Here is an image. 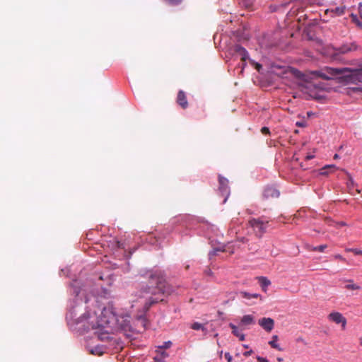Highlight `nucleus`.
<instances>
[{"label": "nucleus", "instance_id": "nucleus-1", "mask_svg": "<svg viewBox=\"0 0 362 362\" xmlns=\"http://www.w3.org/2000/svg\"><path fill=\"white\" fill-rule=\"evenodd\" d=\"M148 284L150 286L141 288L138 295L140 298H146L144 303L146 310H148L153 304L163 301L162 295H170L173 291V288L165 281L164 272L160 270L150 274Z\"/></svg>", "mask_w": 362, "mask_h": 362}, {"label": "nucleus", "instance_id": "nucleus-2", "mask_svg": "<svg viewBox=\"0 0 362 362\" xmlns=\"http://www.w3.org/2000/svg\"><path fill=\"white\" fill-rule=\"evenodd\" d=\"M129 315H125L122 317V321L115 315L114 313L110 311V309L104 308L101 312L99 317L97 316L95 313H87L81 317L78 323L86 321V324L83 326L86 329H99L104 328L110 323L116 322L117 325L121 326L124 329H127L130 327Z\"/></svg>", "mask_w": 362, "mask_h": 362}, {"label": "nucleus", "instance_id": "nucleus-3", "mask_svg": "<svg viewBox=\"0 0 362 362\" xmlns=\"http://www.w3.org/2000/svg\"><path fill=\"white\" fill-rule=\"evenodd\" d=\"M313 74L325 80H332L337 76H341L347 83H356L362 81V64L358 69L325 67L321 70L315 71Z\"/></svg>", "mask_w": 362, "mask_h": 362}, {"label": "nucleus", "instance_id": "nucleus-4", "mask_svg": "<svg viewBox=\"0 0 362 362\" xmlns=\"http://www.w3.org/2000/svg\"><path fill=\"white\" fill-rule=\"evenodd\" d=\"M298 88L303 94V98L308 100L313 98L319 100L322 96L319 93L320 90L324 89L320 83H314L309 81H300L298 83Z\"/></svg>", "mask_w": 362, "mask_h": 362}, {"label": "nucleus", "instance_id": "nucleus-5", "mask_svg": "<svg viewBox=\"0 0 362 362\" xmlns=\"http://www.w3.org/2000/svg\"><path fill=\"white\" fill-rule=\"evenodd\" d=\"M270 220L265 216L252 218L248 221V226L252 228L255 235L261 238L269 226Z\"/></svg>", "mask_w": 362, "mask_h": 362}, {"label": "nucleus", "instance_id": "nucleus-6", "mask_svg": "<svg viewBox=\"0 0 362 362\" xmlns=\"http://www.w3.org/2000/svg\"><path fill=\"white\" fill-rule=\"evenodd\" d=\"M330 321L336 324H341L342 329H344L346 325V319L339 312H332L327 316Z\"/></svg>", "mask_w": 362, "mask_h": 362}, {"label": "nucleus", "instance_id": "nucleus-7", "mask_svg": "<svg viewBox=\"0 0 362 362\" xmlns=\"http://www.w3.org/2000/svg\"><path fill=\"white\" fill-rule=\"evenodd\" d=\"M280 195L279 191L274 187L268 186L263 192V198L265 199H277Z\"/></svg>", "mask_w": 362, "mask_h": 362}, {"label": "nucleus", "instance_id": "nucleus-8", "mask_svg": "<svg viewBox=\"0 0 362 362\" xmlns=\"http://www.w3.org/2000/svg\"><path fill=\"white\" fill-rule=\"evenodd\" d=\"M218 182H219L218 189L223 196H226V197L224 198V200H223V202H226L227 197L229 194V191H228V181L226 178L219 175L218 176Z\"/></svg>", "mask_w": 362, "mask_h": 362}, {"label": "nucleus", "instance_id": "nucleus-9", "mask_svg": "<svg viewBox=\"0 0 362 362\" xmlns=\"http://www.w3.org/2000/svg\"><path fill=\"white\" fill-rule=\"evenodd\" d=\"M232 50L234 54L240 57V59L243 62V66H245V62L248 58V53L247 50L240 45H234L232 48Z\"/></svg>", "mask_w": 362, "mask_h": 362}, {"label": "nucleus", "instance_id": "nucleus-10", "mask_svg": "<svg viewBox=\"0 0 362 362\" xmlns=\"http://www.w3.org/2000/svg\"><path fill=\"white\" fill-rule=\"evenodd\" d=\"M258 323L267 332H270L274 327V321L270 317H262L259 320Z\"/></svg>", "mask_w": 362, "mask_h": 362}, {"label": "nucleus", "instance_id": "nucleus-11", "mask_svg": "<svg viewBox=\"0 0 362 362\" xmlns=\"http://www.w3.org/2000/svg\"><path fill=\"white\" fill-rule=\"evenodd\" d=\"M360 49L361 47L358 46L356 42H351L342 45L337 49V51L341 54H346L349 52L356 51Z\"/></svg>", "mask_w": 362, "mask_h": 362}, {"label": "nucleus", "instance_id": "nucleus-12", "mask_svg": "<svg viewBox=\"0 0 362 362\" xmlns=\"http://www.w3.org/2000/svg\"><path fill=\"white\" fill-rule=\"evenodd\" d=\"M176 102L182 109L187 108L188 101L186 94L183 90H180L178 91Z\"/></svg>", "mask_w": 362, "mask_h": 362}, {"label": "nucleus", "instance_id": "nucleus-13", "mask_svg": "<svg viewBox=\"0 0 362 362\" xmlns=\"http://www.w3.org/2000/svg\"><path fill=\"white\" fill-rule=\"evenodd\" d=\"M255 323V318L252 315H245L240 320V325L247 326Z\"/></svg>", "mask_w": 362, "mask_h": 362}, {"label": "nucleus", "instance_id": "nucleus-14", "mask_svg": "<svg viewBox=\"0 0 362 362\" xmlns=\"http://www.w3.org/2000/svg\"><path fill=\"white\" fill-rule=\"evenodd\" d=\"M229 327L232 329V333L237 337L239 338L240 341H244L245 340V334L241 333L238 327L233 325V323L229 324Z\"/></svg>", "mask_w": 362, "mask_h": 362}, {"label": "nucleus", "instance_id": "nucleus-15", "mask_svg": "<svg viewBox=\"0 0 362 362\" xmlns=\"http://www.w3.org/2000/svg\"><path fill=\"white\" fill-rule=\"evenodd\" d=\"M258 281L262 290L266 292L267 287L271 284V281L264 276L258 277Z\"/></svg>", "mask_w": 362, "mask_h": 362}, {"label": "nucleus", "instance_id": "nucleus-16", "mask_svg": "<svg viewBox=\"0 0 362 362\" xmlns=\"http://www.w3.org/2000/svg\"><path fill=\"white\" fill-rule=\"evenodd\" d=\"M279 337L277 335L272 336V340L269 341V344L274 349H277L278 351H282V349L277 344V341Z\"/></svg>", "mask_w": 362, "mask_h": 362}, {"label": "nucleus", "instance_id": "nucleus-17", "mask_svg": "<svg viewBox=\"0 0 362 362\" xmlns=\"http://www.w3.org/2000/svg\"><path fill=\"white\" fill-rule=\"evenodd\" d=\"M347 281L349 282V284L345 286V288L348 290H359L361 288L358 285L353 283V280L350 279L347 280Z\"/></svg>", "mask_w": 362, "mask_h": 362}, {"label": "nucleus", "instance_id": "nucleus-18", "mask_svg": "<svg viewBox=\"0 0 362 362\" xmlns=\"http://www.w3.org/2000/svg\"><path fill=\"white\" fill-rule=\"evenodd\" d=\"M327 247V245H321L317 247L308 246V249L310 251H318V252H324L325 249H326Z\"/></svg>", "mask_w": 362, "mask_h": 362}, {"label": "nucleus", "instance_id": "nucleus-19", "mask_svg": "<svg viewBox=\"0 0 362 362\" xmlns=\"http://www.w3.org/2000/svg\"><path fill=\"white\" fill-rule=\"evenodd\" d=\"M327 169H332V170H334L337 169V167L334 165H326L321 169V173H320L321 175H327L328 174V172L327 171Z\"/></svg>", "mask_w": 362, "mask_h": 362}, {"label": "nucleus", "instance_id": "nucleus-20", "mask_svg": "<svg viewBox=\"0 0 362 362\" xmlns=\"http://www.w3.org/2000/svg\"><path fill=\"white\" fill-rule=\"evenodd\" d=\"M292 74L298 79H303L304 74L296 69H291Z\"/></svg>", "mask_w": 362, "mask_h": 362}, {"label": "nucleus", "instance_id": "nucleus-21", "mask_svg": "<svg viewBox=\"0 0 362 362\" xmlns=\"http://www.w3.org/2000/svg\"><path fill=\"white\" fill-rule=\"evenodd\" d=\"M241 296H242V297H243L245 298H247V299H250L251 298H259L260 296L257 293L251 294V293H247V292H241Z\"/></svg>", "mask_w": 362, "mask_h": 362}, {"label": "nucleus", "instance_id": "nucleus-22", "mask_svg": "<svg viewBox=\"0 0 362 362\" xmlns=\"http://www.w3.org/2000/svg\"><path fill=\"white\" fill-rule=\"evenodd\" d=\"M350 16H351V21L354 23H355L358 27H359L360 28H362V22L358 19L357 16L354 13H351Z\"/></svg>", "mask_w": 362, "mask_h": 362}, {"label": "nucleus", "instance_id": "nucleus-23", "mask_svg": "<svg viewBox=\"0 0 362 362\" xmlns=\"http://www.w3.org/2000/svg\"><path fill=\"white\" fill-rule=\"evenodd\" d=\"M171 346H172V342L170 341H167L163 342V344L162 345L158 346L157 349H168L170 348Z\"/></svg>", "mask_w": 362, "mask_h": 362}, {"label": "nucleus", "instance_id": "nucleus-24", "mask_svg": "<svg viewBox=\"0 0 362 362\" xmlns=\"http://www.w3.org/2000/svg\"><path fill=\"white\" fill-rule=\"evenodd\" d=\"M240 4L245 8H250L252 6L253 0H241Z\"/></svg>", "mask_w": 362, "mask_h": 362}, {"label": "nucleus", "instance_id": "nucleus-25", "mask_svg": "<svg viewBox=\"0 0 362 362\" xmlns=\"http://www.w3.org/2000/svg\"><path fill=\"white\" fill-rule=\"evenodd\" d=\"M192 328L194 330H199V329H204V326L201 323H199V322H194L192 325Z\"/></svg>", "mask_w": 362, "mask_h": 362}, {"label": "nucleus", "instance_id": "nucleus-26", "mask_svg": "<svg viewBox=\"0 0 362 362\" xmlns=\"http://www.w3.org/2000/svg\"><path fill=\"white\" fill-rule=\"evenodd\" d=\"M90 353L93 354L102 355L103 351H101L100 347H95L94 349H91Z\"/></svg>", "mask_w": 362, "mask_h": 362}, {"label": "nucleus", "instance_id": "nucleus-27", "mask_svg": "<svg viewBox=\"0 0 362 362\" xmlns=\"http://www.w3.org/2000/svg\"><path fill=\"white\" fill-rule=\"evenodd\" d=\"M156 352L160 355L162 358H167L168 356V354L165 351H161V349H156Z\"/></svg>", "mask_w": 362, "mask_h": 362}, {"label": "nucleus", "instance_id": "nucleus-28", "mask_svg": "<svg viewBox=\"0 0 362 362\" xmlns=\"http://www.w3.org/2000/svg\"><path fill=\"white\" fill-rule=\"evenodd\" d=\"M345 7H337L335 8V12L339 15H342L344 13Z\"/></svg>", "mask_w": 362, "mask_h": 362}, {"label": "nucleus", "instance_id": "nucleus-29", "mask_svg": "<svg viewBox=\"0 0 362 362\" xmlns=\"http://www.w3.org/2000/svg\"><path fill=\"white\" fill-rule=\"evenodd\" d=\"M350 251L356 255H362V250H361L354 248V249H350Z\"/></svg>", "mask_w": 362, "mask_h": 362}, {"label": "nucleus", "instance_id": "nucleus-30", "mask_svg": "<svg viewBox=\"0 0 362 362\" xmlns=\"http://www.w3.org/2000/svg\"><path fill=\"white\" fill-rule=\"evenodd\" d=\"M261 132L263 134H270V132H269V129L268 127H263L262 129H261Z\"/></svg>", "mask_w": 362, "mask_h": 362}, {"label": "nucleus", "instance_id": "nucleus-31", "mask_svg": "<svg viewBox=\"0 0 362 362\" xmlns=\"http://www.w3.org/2000/svg\"><path fill=\"white\" fill-rule=\"evenodd\" d=\"M225 358L228 362H231L233 360L232 356L228 352L225 353Z\"/></svg>", "mask_w": 362, "mask_h": 362}, {"label": "nucleus", "instance_id": "nucleus-32", "mask_svg": "<svg viewBox=\"0 0 362 362\" xmlns=\"http://www.w3.org/2000/svg\"><path fill=\"white\" fill-rule=\"evenodd\" d=\"M257 359L259 362H268V360L267 358L261 356H257Z\"/></svg>", "mask_w": 362, "mask_h": 362}, {"label": "nucleus", "instance_id": "nucleus-33", "mask_svg": "<svg viewBox=\"0 0 362 362\" xmlns=\"http://www.w3.org/2000/svg\"><path fill=\"white\" fill-rule=\"evenodd\" d=\"M358 11H359L360 17L362 19V2L358 4Z\"/></svg>", "mask_w": 362, "mask_h": 362}, {"label": "nucleus", "instance_id": "nucleus-34", "mask_svg": "<svg viewBox=\"0 0 362 362\" xmlns=\"http://www.w3.org/2000/svg\"><path fill=\"white\" fill-rule=\"evenodd\" d=\"M334 258H335V259H339V260H341V261H344V262H345V261H346L345 258H344V257H343L341 255H336L334 256Z\"/></svg>", "mask_w": 362, "mask_h": 362}, {"label": "nucleus", "instance_id": "nucleus-35", "mask_svg": "<svg viewBox=\"0 0 362 362\" xmlns=\"http://www.w3.org/2000/svg\"><path fill=\"white\" fill-rule=\"evenodd\" d=\"M313 158H314L313 155H308V156H306L305 159L306 160H310V159H312Z\"/></svg>", "mask_w": 362, "mask_h": 362}, {"label": "nucleus", "instance_id": "nucleus-36", "mask_svg": "<svg viewBox=\"0 0 362 362\" xmlns=\"http://www.w3.org/2000/svg\"><path fill=\"white\" fill-rule=\"evenodd\" d=\"M247 240H248L244 237L240 239V241L243 242V243H246L247 242Z\"/></svg>", "mask_w": 362, "mask_h": 362}, {"label": "nucleus", "instance_id": "nucleus-37", "mask_svg": "<svg viewBox=\"0 0 362 362\" xmlns=\"http://www.w3.org/2000/svg\"><path fill=\"white\" fill-rule=\"evenodd\" d=\"M260 68H262L261 64H256V69H257L258 71H259Z\"/></svg>", "mask_w": 362, "mask_h": 362}, {"label": "nucleus", "instance_id": "nucleus-38", "mask_svg": "<svg viewBox=\"0 0 362 362\" xmlns=\"http://www.w3.org/2000/svg\"><path fill=\"white\" fill-rule=\"evenodd\" d=\"M354 90H356V91H361V92H362V87H361V88H355Z\"/></svg>", "mask_w": 362, "mask_h": 362}, {"label": "nucleus", "instance_id": "nucleus-39", "mask_svg": "<svg viewBox=\"0 0 362 362\" xmlns=\"http://www.w3.org/2000/svg\"><path fill=\"white\" fill-rule=\"evenodd\" d=\"M252 353V351H247L244 354L245 356H250Z\"/></svg>", "mask_w": 362, "mask_h": 362}, {"label": "nucleus", "instance_id": "nucleus-40", "mask_svg": "<svg viewBox=\"0 0 362 362\" xmlns=\"http://www.w3.org/2000/svg\"><path fill=\"white\" fill-rule=\"evenodd\" d=\"M154 360H156V361H158V362H163L161 359H158L157 357H155Z\"/></svg>", "mask_w": 362, "mask_h": 362}, {"label": "nucleus", "instance_id": "nucleus-41", "mask_svg": "<svg viewBox=\"0 0 362 362\" xmlns=\"http://www.w3.org/2000/svg\"><path fill=\"white\" fill-rule=\"evenodd\" d=\"M337 158H339V156H338V154H335L334 156V159H337Z\"/></svg>", "mask_w": 362, "mask_h": 362}, {"label": "nucleus", "instance_id": "nucleus-42", "mask_svg": "<svg viewBox=\"0 0 362 362\" xmlns=\"http://www.w3.org/2000/svg\"><path fill=\"white\" fill-rule=\"evenodd\" d=\"M216 251H221V250H216L213 251V255H215Z\"/></svg>", "mask_w": 362, "mask_h": 362}, {"label": "nucleus", "instance_id": "nucleus-43", "mask_svg": "<svg viewBox=\"0 0 362 362\" xmlns=\"http://www.w3.org/2000/svg\"><path fill=\"white\" fill-rule=\"evenodd\" d=\"M360 344L362 346V338L360 339Z\"/></svg>", "mask_w": 362, "mask_h": 362}, {"label": "nucleus", "instance_id": "nucleus-44", "mask_svg": "<svg viewBox=\"0 0 362 362\" xmlns=\"http://www.w3.org/2000/svg\"><path fill=\"white\" fill-rule=\"evenodd\" d=\"M222 354H223V351H221L220 352V357H221Z\"/></svg>", "mask_w": 362, "mask_h": 362}, {"label": "nucleus", "instance_id": "nucleus-45", "mask_svg": "<svg viewBox=\"0 0 362 362\" xmlns=\"http://www.w3.org/2000/svg\"><path fill=\"white\" fill-rule=\"evenodd\" d=\"M350 249H351V248L346 249V251H347V252H351V251H350Z\"/></svg>", "mask_w": 362, "mask_h": 362}, {"label": "nucleus", "instance_id": "nucleus-46", "mask_svg": "<svg viewBox=\"0 0 362 362\" xmlns=\"http://www.w3.org/2000/svg\"><path fill=\"white\" fill-rule=\"evenodd\" d=\"M117 244H118V247H120L119 242H117Z\"/></svg>", "mask_w": 362, "mask_h": 362}]
</instances>
